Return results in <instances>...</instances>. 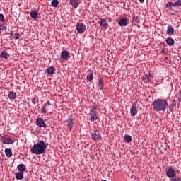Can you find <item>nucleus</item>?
Here are the masks:
<instances>
[{
  "label": "nucleus",
  "mask_w": 181,
  "mask_h": 181,
  "mask_svg": "<svg viewBox=\"0 0 181 181\" xmlns=\"http://www.w3.org/2000/svg\"><path fill=\"white\" fill-rule=\"evenodd\" d=\"M46 149H47V145L45 141L40 140L37 144L30 147V152L34 155H42V153H46Z\"/></svg>",
  "instance_id": "obj_1"
},
{
  "label": "nucleus",
  "mask_w": 181,
  "mask_h": 181,
  "mask_svg": "<svg viewBox=\"0 0 181 181\" xmlns=\"http://www.w3.org/2000/svg\"><path fill=\"white\" fill-rule=\"evenodd\" d=\"M152 107L156 112H160V111L166 110L169 105L165 99H156L153 102Z\"/></svg>",
  "instance_id": "obj_2"
},
{
  "label": "nucleus",
  "mask_w": 181,
  "mask_h": 181,
  "mask_svg": "<svg viewBox=\"0 0 181 181\" xmlns=\"http://www.w3.org/2000/svg\"><path fill=\"white\" fill-rule=\"evenodd\" d=\"M0 141L2 144H5V145H12V144H13L12 138L6 134L1 136L0 137Z\"/></svg>",
  "instance_id": "obj_3"
},
{
  "label": "nucleus",
  "mask_w": 181,
  "mask_h": 181,
  "mask_svg": "<svg viewBox=\"0 0 181 181\" xmlns=\"http://www.w3.org/2000/svg\"><path fill=\"white\" fill-rule=\"evenodd\" d=\"M92 108L93 110H92V115H91V121H95L98 118L97 116V104L95 103H93Z\"/></svg>",
  "instance_id": "obj_4"
},
{
  "label": "nucleus",
  "mask_w": 181,
  "mask_h": 181,
  "mask_svg": "<svg viewBox=\"0 0 181 181\" xmlns=\"http://www.w3.org/2000/svg\"><path fill=\"white\" fill-rule=\"evenodd\" d=\"M73 121H74V119H73V115H70L66 120L67 128L68 129H69V131H71V129H73V127H74V122Z\"/></svg>",
  "instance_id": "obj_5"
},
{
  "label": "nucleus",
  "mask_w": 181,
  "mask_h": 181,
  "mask_svg": "<svg viewBox=\"0 0 181 181\" xmlns=\"http://www.w3.org/2000/svg\"><path fill=\"white\" fill-rule=\"evenodd\" d=\"M166 176L170 179H173V177H176V170L173 168H169L166 171Z\"/></svg>",
  "instance_id": "obj_6"
},
{
  "label": "nucleus",
  "mask_w": 181,
  "mask_h": 181,
  "mask_svg": "<svg viewBox=\"0 0 181 181\" xmlns=\"http://www.w3.org/2000/svg\"><path fill=\"white\" fill-rule=\"evenodd\" d=\"M35 122H36V125L37 127H40V128H46V122H45V119H43V118L42 117L37 118Z\"/></svg>",
  "instance_id": "obj_7"
},
{
  "label": "nucleus",
  "mask_w": 181,
  "mask_h": 181,
  "mask_svg": "<svg viewBox=\"0 0 181 181\" xmlns=\"http://www.w3.org/2000/svg\"><path fill=\"white\" fill-rule=\"evenodd\" d=\"M76 30L78 33H84L86 30V25L82 23H78L76 25Z\"/></svg>",
  "instance_id": "obj_8"
},
{
  "label": "nucleus",
  "mask_w": 181,
  "mask_h": 181,
  "mask_svg": "<svg viewBox=\"0 0 181 181\" xmlns=\"http://www.w3.org/2000/svg\"><path fill=\"white\" fill-rule=\"evenodd\" d=\"M92 139L94 141H101V134L98 130H94L92 134Z\"/></svg>",
  "instance_id": "obj_9"
},
{
  "label": "nucleus",
  "mask_w": 181,
  "mask_h": 181,
  "mask_svg": "<svg viewBox=\"0 0 181 181\" xmlns=\"http://www.w3.org/2000/svg\"><path fill=\"white\" fill-rule=\"evenodd\" d=\"M131 117H135L138 114V110L136 108V103H132V107L130 108Z\"/></svg>",
  "instance_id": "obj_10"
},
{
  "label": "nucleus",
  "mask_w": 181,
  "mask_h": 181,
  "mask_svg": "<svg viewBox=\"0 0 181 181\" xmlns=\"http://www.w3.org/2000/svg\"><path fill=\"white\" fill-rule=\"evenodd\" d=\"M61 57L62 60H65V62H67L69 59H70V54L69 53V51L67 50H63L61 52Z\"/></svg>",
  "instance_id": "obj_11"
},
{
  "label": "nucleus",
  "mask_w": 181,
  "mask_h": 181,
  "mask_svg": "<svg viewBox=\"0 0 181 181\" xmlns=\"http://www.w3.org/2000/svg\"><path fill=\"white\" fill-rule=\"evenodd\" d=\"M118 25H120L122 28H124L128 25V21H127V18H122L118 21Z\"/></svg>",
  "instance_id": "obj_12"
},
{
  "label": "nucleus",
  "mask_w": 181,
  "mask_h": 181,
  "mask_svg": "<svg viewBox=\"0 0 181 181\" xmlns=\"http://www.w3.org/2000/svg\"><path fill=\"white\" fill-rule=\"evenodd\" d=\"M99 23H100V26L102 28H104L105 29H107V28H108V21H107V19L101 18L100 20Z\"/></svg>",
  "instance_id": "obj_13"
},
{
  "label": "nucleus",
  "mask_w": 181,
  "mask_h": 181,
  "mask_svg": "<svg viewBox=\"0 0 181 181\" xmlns=\"http://www.w3.org/2000/svg\"><path fill=\"white\" fill-rule=\"evenodd\" d=\"M167 35H168V36L175 35V28L171 25H168L167 28Z\"/></svg>",
  "instance_id": "obj_14"
},
{
  "label": "nucleus",
  "mask_w": 181,
  "mask_h": 181,
  "mask_svg": "<svg viewBox=\"0 0 181 181\" xmlns=\"http://www.w3.org/2000/svg\"><path fill=\"white\" fill-rule=\"evenodd\" d=\"M45 73H47L48 74H50L51 76H53L54 73H56V68L54 66H50L46 69Z\"/></svg>",
  "instance_id": "obj_15"
},
{
  "label": "nucleus",
  "mask_w": 181,
  "mask_h": 181,
  "mask_svg": "<svg viewBox=\"0 0 181 181\" xmlns=\"http://www.w3.org/2000/svg\"><path fill=\"white\" fill-rule=\"evenodd\" d=\"M17 170L18 172H21V173H24L26 170V165L25 164H19L17 166Z\"/></svg>",
  "instance_id": "obj_16"
},
{
  "label": "nucleus",
  "mask_w": 181,
  "mask_h": 181,
  "mask_svg": "<svg viewBox=\"0 0 181 181\" xmlns=\"http://www.w3.org/2000/svg\"><path fill=\"white\" fill-rule=\"evenodd\" d=\"M165 42L168 46H173V45H175V40H173L172 37H168L165 40Z\"/></svg>",
  "instance_id": "obj_17"
},
{
  "label": "nucleus",
  "mask_w": 181,
  "mask_h": 181,
  "mask_svg": "<svg viewBox=\"0 0 181 181\" xmlns=\"http://www.w3.org/2000/svg\"><path fill=\"white\" fill-rule=\"evenodd\" d=\"M151 77H152V75L150 74H146L145 76H143V81L144 83H149L151 81Z\"/></svg>",
  "instance_id": "obj_18"
},
{
  "label": "nucleus",
  "mask_w": 181,
  "mask_h": 181,
  "mask_svg": "<svg viewBox=\"0 0 181 181\" xmlns=\"http://www.w3.org/2000/svg\"><path fill=\"white\" fill-rule=\"evenodd\" d=\"M30 15L31 16V18L34 19V21H36L37 19V15H38L37 11H32L30 13Z\"/></svg>",
  "instance_id": "obj_19"
},
{
  "label": "nucleus",
  "mask_w": 181,
  "mask_h": 181,
  "mask_svg": "<svg viewBox=\"0 0 181 181\" xmlns=\"http://www.w3.org/2000/svg\"><path fill=\"white\" fill-rule=\"evenodd\" d=\"M8 98H10L11 100H16V93L13 92V91H10L8 93Z\"/></svg>",
  "instance_id": "obj_20"
},
{
  "label": "nucleus",
  "mask_w": 181,
  "mask_h": 181,
  "mask_svg": "<svg viewBox=\"0 0 181 181\" xmlns=\"http://www.w3.org/2000/svg\"><path fill=\"white\" fill-rule=\"evenodd\" d=\"M4 152L6 153V156L7 158H11L12 157V150H11V148H6Z\"/></svg>",
  "instance_id": "obj_21"
},
{
  "label": "nucleus",
  "mask_w": 181,
  "mask_h": 181,
  "mask_svg": "<svg viewBox=\"0 0 181 181\" xmlns=\"http://www.w3.org/2000/svg\"><path fill=\"white\" fill-rule=\"evenodd\" d=\"M70 5H71L73 8H77L78 6V0H70Z\"/></svg>",
  "instance_id": "obj_22"
},
{
  "label": "nucleus",
  "mask_w": 181,
  "mask_h": 181,
  "mask_svg": "<svg viewBox=\"0 0 181 181\" xmlns=\"http://www.w3.org/2000/svg\"><path fill=\"white\" fill-rule=\"evenodd\" d=\"M16 179L17 180H22V179H23V173H21V172L17 173L16 174Z\"/></svg>",
  "instance_id": "obj_23"
},
{
  "label": "nucleus",
  "mask_w": 181,
  "mask_h": 181,
  "mask_svg": "<svg viewBox=\"0 0 181 181\" xmlns=\"http://www.w3.org/2000/svg\"><path fill=\"white\" fill-rule=\"evenodd\" d=\"M124 141L127 143V144H129L131 142H132V136L128 135V134H126L124 136Z\"/></svg>",
  "instance_id": "obj_24"
},
{
  "label": "nucleus",
  "mask_w": 181,
  "mask_h": 181,
  "mask_svg": "<svg viewBox=\"0 0 181 181\" xmlns=\"http://www.w3.org/2000/svg\"><path fill=\"white\" fill-rule=\"evenodd\" d=\"M98 87L100 90H103V88H104V81L101 78H100L98 81Z\"/></svg>",
  "instance_id": "obj_25"
},
{
  "label": "nucleus",
  "mask_w": 181,
  "mask_h": 181,
  "mask_svg": "<svg viewBox=\"0 0 181 181\" xmlns=\"http://www.w3.org/2000/svg\"><path fill=\"white\" fill-rule=\"evenodd\" d=\"M0 56L3 59H8L9 57V54L6 53V51H3L2 52H1Z\"/></svg>",
  "instance_id": "obj_26"
},
{
  "label": "nucleus",
  "mask_w": 181,
  "mask_h": 181,
  "mask_svg": "<svg viewBox=\"0 0 181 181\" xmlns=\"http://www.w3.org/2000/svg\"><path fill=\"white\" fill-rule=\"evenodd\" d=\"M51 4L54 8H57V6H59V1L58 0H52Z\"/></svg>",
  "instance_id": "obj_27"
},
{
  "label": "nucleus",
  "mask_w": 181,
  "mask_h": 181,
  "mask_svg": "<svg viewBox=\"0 0 181 181\" xmlns=\"http://www.w3.org/2000/svg\"><path fill=\"white\" fill-rule=\"evenodd\" d=\"M173 6H181V0H177L175 2H173Z\"/></svg>",
  "instance_id": "obj_28"
},
{
  "label": "nucleus",
  "mask_w": 181,
  "mask_h": 181,
  "mask_svg": "<svg viewBox=\"0 0 181 181\" xmlns=\"http://www.w3.org/2000/svg\"><path fill=\"white\" fill-rule=\"evenodd\" d=\"M173 6V2H172V1H168L166 4V8H169V9H172Z\"/></svg>",
  "instance_id": "obj_29"
},
{
  "label": "nucleus",
  "mask_w": 181,
  "mask_h": 181,
  "mask_svg": "<svg viewBox=\"0 0 181 181\" xmlns=\"http://www.w3.org/2000/svg\"><path fill=\"white\" fill-rule=\"evenodd\" d=\"M175 108V103H172L170 105H169V111L170 112H172V111H173V109Z\"/></svg>",
  "instance_id": "obj_30"
},
{
  "label": "nucleus",
  "mask_w": 181,
  "mask_h": 181,
  "mask_svg": "<svg viewBox=\"0 0 181 181\" xmlns=\"http://www.w3.org/2000/svg\"><path fill=\"white\" fill-rule=\"evenodd\" d=\"M133 21H134L136 23H141V21H139V18H138V16H134Z\"/></svg>",
  "instance_id": "obj_31"
},
{
  "label": "nucleus",
  "mask_w": 181,
  "mask_h": 181,
  "mask_svg": "<svg viewBox=\"0 0 181 181\" xmlns=\"http://www.w3.org/2000/svg\"><path fill=\"white\" fill-rule=\"evenodd\" d=\"M6 29H8V28L4 25V24L0 25V32H2V30H6Z\"/></svg>",
  "instance_id": "obj_32"
},
{
  "label": "nucleus",
  "mask_w": 181,
  "mask_h": 181,
  "mask_svg": "<svg viewBox=\"0 0 181 181\" xmlns=\"http://www.w3.org/2000/svg\"><path fill=\"white\" fill-rule=\"evenodd\" d=\"M47 112V108L42 107L41 109V114H46Z\"/></svg>",
  "instance_id": "obj_33"
},
{
  "label": "nucleus",
  "mask_w": 181,
  "mask_h": 181,
  "mask_svg": "<svg viewBox=\"0 0 181 181\" xmlns=\"http://www.w3.org/2000/svg\"><path fill=\"white\" fill-rule=\"evenodd\" d=\"M0 22H5V17L4 16V14L0 13Z\"/></svg>",
  "instance_id": "obj_34"
},
{
  "label": "nucleus",
  "mask_w": 181,
  "mask_h": 181,
  "mask_svg": "<svg viewBox=\"0 0 181 181\" xmlns=\"http://www.w3.org/2000/svg\"><path fill=\"white\" fill-rule=\"evenodd\" d=\"M15 39L18 40V39H21V34L16 33L15 34Z\"/></svg>",
  "instance_id": "obj_35"
},
{
  "label": "nucleus",
  "mask_w": 181,
  "mask_h": 181,
  "mask_svg": "<svg viewBox=\"0 0 181 181\" xmlns=\"http://www.w3.org/2000/svg\"><path fill=\"white\" fill-rule=\"evenodd\" d=\"M31 101H32L33 104H34V105H36V97L32 98Z\"/></svg>",
  "instance_id": "obj_36"
},
{
  "label": "nucleus",
  "mask_w": 181,
  "mask_h": 181,
  "mask_svg": "<svg viewBox=\"0 0 181 181\" xmlns=\"http://www.w3.org/2000/svg\"><path fill=\"white\" fill-rule=\"evenodd\" d=\"M87 80H88V81H91V72H90L87 76Z\"/></svg>",
  "instance_id": "obj_37"
},
{
  "label": "nucleus",
  "mask_w": 181,
  "mask_h": 181,
  "mask_svg": "<svg viewBox=\"0 0 181 181\" xmlns=\"http://www.w3.org/2000/svg\"><path fill=\"white\" fill-rule=\"evenodd\" d=\"M172 181H181V179H180V177H175V179H173V180H171Z\"/></svg>",
  "instance_id": "obj_38"
},
{
  "label": "nucleus",
  "mask_w": 181,
  "mask_h": 181,
  "mask_svg": "<svg viewBox=\"0 0 181 181\" xmlns=\"http://www.w3.org/2000/svg\"><path fill=\"white\" fill-rule=\"evenodd\" d=\"M139 1L140 2V4H144V2H145V0H139Z\"/></svg>",
  "instance_id": "obj_39"
},
{
  "label": "nucleus",
  "mask_w": 181,
  "mask_h": 181,
  "mask_svg": "<svg viewBox=\"0 0 181 181\" xmlns=\"http://www.w3.org/2000/svg\"><path fill=\"white\" fill-rule=\"evenodd\" d=\"M47 105H50V100H48L47 103H46Z\"/></svg>",
  "instance_id": "obj_40"
},
{
  "label": "nucleus",
  "mask_w": 181,
  "mask_h": 181,
  "mask_svg": "<svg viewBox=\"0 0 181 181\" xmlns=\"http://www.w3.org/2000/svg\"><path fill=\"white\" fill-rule=\"evenodd\" d=\"M42 107H45V108H47V103H45Z\"/></svg>",
  "instance_id": "obj_41"
},
{
  "label": "nucleus",
  "mask_w": 181,
  "mask_h": 181,
  "mask_svg": "<svg viewBox=\"0 0 181 181\" xmlns=\"http://www.w3.org/2000/svg\"><path fill=\"white\" fill-rule=\"evenodd\" d=\"M93 78H94V76L93 75V74H91V80H93Z\"/></svg>",
  "instance_id": "obj_42"
},
{
  "label": "nucleus",
  "mask_w": 181,
  "mask_h": 181,
  "mask_svg": "<svg viewBox=\"0 0 181 181\" xmlns=\"http://www.w3.org/2000/svg\"><path fill=\"white\" fill-rule=\"evenodd\" d=\"M165 49H163V52H164Z\"/></svg>",
  "instance_id": "obj_43"
},
{
  "label": "nucleus",
  "mask_w": 181,
  "mask_h": 181,
  "mask_svg": "<svg viewBox=\"0 0 181 181\" xmlns=\"http://www.w3.org/2000/svg\"><path fill=\"white\" fill-rule=\"evenodd\" d=\"M165 49H163V52H164Z\"/></svg>",
  "instance_id": "obj_44"
},
{
  "label": "nucleus",
  "mask_w": 181,
  "mask_h": 181,
  "mask_svg": "<svg viewBox=\"0 0 181 181\" xmlns=\"http://www.w3.org/2000/svg\"><path fill=\"white\" fill-rule=\"evenodd\" d=\"M132 1H134V0H132Z\"/></svg>",
  "instance_id": "obj_45"
}]
</instances>
